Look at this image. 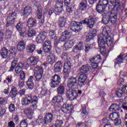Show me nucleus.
<instances>
[{
  "label": "nucleus",
  "mask_w": 127,
  "mask_h": 127,
  "mask_svg": "<svg viewBox=\"0 0 127 127\" xmlns=\"http://www.w3.org/2000/svg\"><path fill=\"white\" fill-rule=\"evenodd\" d=\"M99 59L101 60L102 58H101V56L100 55H97L96 57H94L89 59V61L91 63H94L95 62H97V61Z\"/></svg>",
  "instance_id": "a18cd8bd"
},
{
  "label": "nucleus",
  "mask_w": 127,
  "mask_h": 127,
  "mask_svg": "<svg viewBox=\"0 0 127 127\" xmlns=\"http://www.w3.org/2000/svg\"><path fill=\"white\" fill-rule=\"evenodd\" d=\"M43 49L45 53H49L52 49V46H43Z\"/></svg>",
  "instance_id": "864d4df0"
},
{
  "label": "nucleus",
  "mask_w": 127,
  "mask_h": 127,
  "mask_svg": "<svg viewBox=\"0 0 127 127\" xmlns=\"http://www.w3.org/2000/svg\"><path fill=\"white\" fill-rule=\"evenodd\" d=\"M124 92L121 88L118 89L116 91V96H117V97H118V98H122V97H123V96H124Z\"/></svg>",
  "instance_id": "3c124183"
},
{
  "label": "nucleus",
  "mask_w": 127,
  "mask_h": 127,
  "mask_svg": "<svg viewBox=\"0 0 127 127\" xmlns=\"http://www.w3.org/2000/svg\"><path fill=\"white\" fill-rule=\"evenodd\" d=\"M66 11L68 13H72L73 12V9H74V6L72 5L66 6Z\"/></svg>",
  "instance_id": "13d9d810"
},
{
  "label": "nucleus",
  "mask_w": 127,
  "mask_h": 127,
  "mask_svg": "<svg viewBox=\"0 0 127 127\" xmlns=\"http://www.w3.org/2000/svg\"><path fill=\"white\" fill-rule=\"evenodd\" d=\"M83 43H79L78 45L75 46V48L73 49V52L74 53H78V51H81V50H83Z\"/></svg>",
  "instance_id": "c9c22d12"
},
{
  "label": "nucleus",
  "mask_w": 127,
  "mask_h": 127,
  "mask_svg": "<svg viewBox=\"0 0 127 127\" xmlns=\"http://www.w3.org/2000/svg\"><path fill=\"white\" fill-rule=\"evenodd\" d=\"M93 37H94L90 33H88L85 35V41L86 42H89L93 39Z\"/></svg>",
  "instance_id": "603ef678"
},
{
  "label": "nucleus",
  "mask_w": 127,
  "mask_h": 127,
  "mask_svg": "<svg viewBox=\"0 0 127 127\" xmlns=\"http://www.w3.org/2000/svg\"><path fill=\"white\" fill-rule=\"evenodd\" d=\"M5 112H6V110H5V109L4 108H1L0 110V118H2L3 116H4V114H5Z\"/></svg>",
  "instance_id": "69168bd1"
},
{
  "label": "nucleus",
  "mask_w": 127,
  "mask_h": 127,
  "mask_svg": "<svg viewBox=\"0 0 127 127\" xmlns=\"http://www.w3.org/2000/svg\"><path fill=\"white\" fill-rule=\"evenodd\" d=\"M98 3L100 5H103L105 7H107L109 4V0H99Z\"/></svg>",
  "instance_id": "49530a36"
},
{
  "label": "nucleus",
  "mask_w": 127,
  "mask_h": 127,
  "mask_svg": "<svg viewBox=\"0 0 127 127\" xmlns=\"http://www.w3.org/2000/svg\"><path fill=\"white\" fill-rule=\"evenodd\" d=\"M47 34L44 31H41L36 38V41L38 43H42L45 40Z\"/></svg>",
  "instance_id": "9b49d317"
},
{
  "label": "nucleus",
  "mask_w": 127,
  "mask_h": 127,
  "mask_svg": "<svg viewBox=\"0 0 127 127\" xmlns=\"http://www.w3.org/2000/svg\"><path fill=\"white\" fill-rule=\"evenodd\" d=\"M63 67V63L62 62L59 61L57 62L54 65V71L56 73H58V72H61V70H62V67Z\"/></svg>",
  "instance_id": "6ab92c4d"
},
{
  "label": "nucleus",
  "mask_w": 127,
  "mask_h": 127,
  "mask_svg": "<svg viewBox=\"0 0 127 127\" xmlns=\"http://www.w3.org/2000/svg\"><path fill=\"white\" fill-rule=\"evenodd\" d=\"M20 34V39L24 41V40H26L27 39V33L25 31H21V32H19Z\"/></svg>",
  "instance_id": "58836bf2"
},
{
  "label": "nucleus",
  "mask_w": 127,
  "mask_h": 127,
  "mask_svg": "<svg viewBox=\"0 0 127 127\" xmlns=\"http://www.w3.org/2000/svg\"><path fill=\"white\" fill-rule=\"evenodd\" d=\"M117 19L118 15L117 14L106 12L103 14L102 23L103 24H108L109 22H111L113 24H115L117 22Z\"/></svg>",
  "instance_id": "7ed1b4c3"
},
{
  "label": "nucleus",
  "mask_w": 127,
  "mask_h": 127,
  "mask_svg": "<svg viewBox=\"0 0 127 127\" xmlns=\"http://www.w3.org/2000/svg\"><path fill=\"white\" fill-rule=\"evenodd\" d=\"M18 94V91H17V88L16 87H13L11 88L9 96L12 99H13V98H15L17 94Z\"/></svg>",
  "instance_id": "393cba45"
},
{
  "label": "nucleus",
  "mask_w": 127,
  "mask_h": 127,
  "mask_svg": "<svg viewBox=\"0 0 127 127\" xmlns=\"http://www.w3.org/2000/svg\"><path fill=\"white\" fill-rule=\"evenodd\" d=\"M72 67V64L71 62L67 61L64 63V71H70Z\"/></svg>",
  "instance_id": "72a5a7b5"
},
{
  "label": "nucleus",
  "mask_w": 127,
  "mask_h": 127,
  "mask_svg": "<svg viewBox=\"0 0 127 127\" xmlns=\"http://www.w3.org/2000/svg\"><path fill=\"white\" fill-rule=\"evenodd\" d=\"M57 93L58 95H60L61 96L64 95V93H65V84H64V83H61L58 86Z\"/></svg>",
  "instance_id": "a211bd4d"
},
{
  "label": "nucleus",
  "mask_w": 127,
  "mask_h": 127,
  "mask_svg": "<svg viewBox=\"0 0 127 127\" xmlns=\"http://www.w3.org/2000/svg\"><path fill=\"white\" fill-rule=\"evenodd\" d=\"M12 36V32L9 29H7L5 32V38L6 39H10Z\"/></svg>",
  "instance_id": "c03bdc74"
},
{
  "label": "nucleus",
  "mask_w": 127,
  "mask_h": 127,
  "mask_svg": "<svg viewBox=\"0 0 127 127\" xmlns=\"http://www.w3.org/2000/svg\"><path fill=\"white\" fill-rule=\"evenodd\" d=\"M16 18V14L15 12L11 13L9 14L7 17V23L6 24V27H9L11 26L12 24L14 23L15 19Z\"/></svg>",
  "instance_id": "1a4fd4ad"
},
{
  "label": "nucleus",
  "mask_w": 127,
  "mask_h": 127,
  "mask_svg": "<svg viewBox=\"0 0 127 127\" xmlns=\"http://www.w3.org/2000/svg\"><path fill=\"white\" fill-rule=\"evenodd\" d=\"M66 23V18L64 17H60L58 21L59 27H64Z\"/></svg>",
  "instance_id": "bb28decb"
},
{
  "label": "nucleus",
  "mask_w": 127,
  "mask_h": 127,
  "mask_svg": "<svg viewBox=\"0 0 127 127\" xmlns=\"http://www.w3.org/2000/svg\"><path fill=\"white\" fill-rule=\"evenodd\" d=\"M43 67L40 66H35L34 77L36 82H40L42 79V75H43Z\"/></svg>",
  "instance_id": "0eeeda50"
},
{
  "label": "nucleus",
  "mask_w": 127,
  "mask_h": 127,
  "mask_svg": "<svg viewBox=\"0 0 127 127\" xmlns=\"http://www.w3.org/2000/svg\"><path fill=\"white\" fill-rule=\"evenodd\" d=\"M38 103V97L31 94H28L25 95V97L22 98L21 104L22 106H30L31 108H34Z\"/></svg>",
  "instance_id": "f03ea898"
},
{
  "label": "nucleus",
  "mask_w": 127,
  "mask_h": 127,
  "mask_svg": "<svg viewBox=\"0 0 127 127\" xmlns=\"http://www.w3.org/2000/svg\"><path fill=\"white\" fill-rule=\"evenodd\" d=\"M32 11V8L29 5L26 6L23 10V16L27 17Z\"/></svg>",
  "instance_id": "4be33fe9"
},
{
  "label": "nucleus",
  "mask_w": 127,
  "mask_h": 127,
  "mask_svg": "<svg viewBox=\"0 0 127 127\" xmlns=\"http://www.w3.org/2000/svg\"><path fill=\"white\" fill-rule=\"evenodd\" d=\"M53 121V114L51 113H48L43 118V123L45 125H48Z\"/></svg>",
  "instance_id": "4468645a"
},
{
  "label": "nucleus",
  "mask_w": 127,
  "mask_h": 127,
  "mask_svg": "<svg viewBox=\"0 0 127 127\" xmlns=\"http://www.w3.org/2000/svg\"><path fill=\"white\" fill-rule=\"evenodd\" d=\"M77 86L80 87H84L85 85L88 84V76L84 73H79L78 78V81H77Z\"/></svg>",
  "instance_id": "39448f33"
},
{
  "label": "nucleus",
  "mask_w": 127,
  "mask_h": 127,
  "mask_svg": "<svg viewBox=\"0 0 127 127\" xmlns=\"http://www.w3.org/2000/svg\"><path fill=\"white\" fill-rule=\"evenodd\" d=\"M4 36V33L3 30H0V42L3 41V37Z\"/></svg>",
  "instance_id": "052dcab7"
},
{
  "label": "nucleus",
  "mask_w": 127,
  "mask_h": 127,
  "mask_svg": "<svg viewBox=\"0 0 127 127\" xmlns=\"http://www.w3.org/2000/svg\"><path fill=\"white\" fill-rule=\"evenodd\" d=\"M80 24H81V22H71L70 26V30L73 31V32L78 33V32H79V31H81V30H82V28H81V25H80Z\"/></svg>",
  "instance_id": "9d476101"
},
{
  "label": "nucleus",
  "mask_w": 127,
  "mask_h": 127,
  "mask_svg": "<svg viewBox=\"0 0 127 127\" xmlns=\"http://www.w3.org/2000/svg\"><path fill=\"white\" fill-rule=\"evenodd\" d=\"M106 7H105V6L100 4V3L98 2L96 5V9L97 12H99V13H102V12H104V11H105Z\"/></svg>",
  "instance_id": "c756f323"
},
{
  "label": "nucleus",
  "mask_w": 127,
  "mask_h": 127,
  "mask_svg": "<svg viewBox=\"0 0 127 127\" xmlns=\"http://www.w3.org/2000/svg\"><path fill=\"white\" fill-rule=\"evenodd\" d=\"M115 60V64L116 65L117 64H121V63L124 62V54H121Z\"/></svg>",
  "instance_id": "7c9ffc66"
},
{
  "label": "nucleus",
  "mask_w": 127,
  "mask_h": 127,
  "mask_svg": "<svg viewBox=\"0 0 127 127\" xmlns=\"http://www.w3.org/2000/svg\"><path fill=\"white\" fill-rule=\"evenodd\" d=\"M27 35H28V37H33V36H35V35H36V31H35V30L32 29H29L27 31Z\"/></svg>",
  "instance_id": "a19ab883"
},
{
  "label": "nucleus",
  "mask_w": 127,
  "mask_h": 127,
  "mask_svg": "<svg viewBox=\"0 0 127 127\" xmlns=\"http://www.w3.org/2000/svg\"><path fill=\"white\" fill-rule=\"evenodd\" d=\"M99 49L100 50V52L102 55H103V56H105V55H106L107 53V49H106V48H99Z\"/></svg>",
  "instance_id": "e2e57ef3"
},
{
  "label": "nucleus",
  "mask_w": 127,
  "mask_h": 127,
  "mask_svg": "<svg viewBox=\"0 0 127 127\" xmlns=\"http://www.w3.org/2000/svg\"><path fill=\"white\" fill-rule=\"evenodd\" d=\"M16 28L18 32L23 31V29H24V28L23 27V23H22V22H19L17 24Z\"/></svg>",
  "instance_id": "37998d69"
},
{
  "label": "nucleus",
  "mask_w": 127,
  "mask_h": 127,
  "mask_svg": "<svg viewBox=\"0 0 127 127\" xmlns=\"http://www.w3.org/2000/svg\"><path fill=\"white\" fill-rule=\"evenodd\" d=\"M17 62H18V59L17 58L14 59V60H13L11 62L10 69L9 70V72H11L15 69V67L16 66V65H17Z\"/></svg>",
  "instance_id": "2f4dec72"
},
{
  "label": "nucleus",
  "mask_w": 127,
  "mask_h": 127,
  "mask_svg": "<svg viewBox=\"0 0 127 127\" xmlns=\"http://www.w3.org/2000/svg\"><path fill=\"white\" fill-rule=\"evenodd\" d=\"M88 112L86 111V108H83L81 112V116L82 118H84V119H86V118H87V116H88Z\"/></svg>",
  "instance_id": "4d7b16f0"
},
{
  "label": "nucleus",
  "mask_w": 127,
  "mask_h": 127,
  "mask_svg": "<svg viewBox=\"0 0 127 127\" xmlns=\"http://www.w3.org/2000/svg\"><path fill=\"white\" fill-rule=\"evenodd\" d=\"M73 45H74V43L72 41H67L64 44V46L66 49L72 48Z\"/></svg>",
  "instance_id": "79ce46f5"
},
{
  "label": "nucleus",
  "mask_w": 127,
  "mask_h": 127,
  "mask_svg": "<svg viewBox=\"0 0 127 127\" xmlns=\"http://www.w3.org/2000/svg\"><path fill=\"white\" fill-rule=\"evenodd\" d=\"M110 2L114 6V8L118 10L121 8V3L118 0H110Z\"/></svg>",
  "instance_id": "c85d7f7f"
},
{
  "label": "nucleus",
  "mask_w": 127,
  "mask_h": 127,
  "mask_svg": "<svg viewBox=\"0 0 127 127\" xmlns=\"http://www.w3.org/2000/svg\"><path fill=\"white\" fill-rule=\"evenodd\" d=\"M63 102V98L61 96L54 97L52 99V102L55 103H62Z\"/></svg>",
  "instance_id": "ea45409f"
},
{
  "label": "nucleus",
  "mask_w": 127,
  "mask_h": 127,
  "mask_svg": "<svg viewBox=\"0 0 127 127\" xmlns=\"http://www.w3.org/2000/svg\"><path fill=\"white\" fill-rule=\"evenodd\" d=\"M34 80V76H30L29 78L27 81V85L30 90H32L34 87V83H33V80Z\"/></svg>",
  "instance_id": "412c9836"
},
{
  "label": "nucleus",
  "mask_w": 127,
  "mask_h": 127,
  "mask_svg": "<svg viewBox=\"0 0 127 127\" xmlns=\"http://www.w3.org/2000/svg\"><path fill=\"white\" fill-rule=\"evenodd\" d=\"M63 125V121L62 120H57L55 122V127H61Z\"/></svg>",
  "instance_id": "5fc2aeb1"
},
{
  "label": "nucleus",
  "mask_w": 127,
  "mask_h": 127,
  "mask_svg": "<svg viewBox=\"0 0 127 127\" xmlns=\"http://www.w3.org/2000/svg\"><path fill=\"white\" fill-rule=\"evenodd\" d=\"M8 127H15V124L13 121H10L8 123Z\"/></svg>",
  "instance_id": "774afa93"
},
{
  "label": "nucleus",
  "mask_w": 127,
  "mask_h": 127,
  "mask_svg": "<svg viewBox=\"0 0 127 127\" xmlns=\"http://www.w3.org/2000/svg\"><path fill=\"white\" fill-rule=\"evenodd\" d=\"M73 105L72 104H64L61 108V111L65 114H68L73 111Z\"/></svg>",
  "instance_id": "ddd939ff"
},
{
  "label": "nucleus",
  "mask_w": 127,
  "mask_h": 127,
  "mask_svg": "<svg viewBox=\"0 0 127 127\" xmlns=\"http://www.w3.org/2000/svg\"><path fill=\"white\" fill-rule=\"evenodd\" d=\"M39 61V58L38 57H31L28 59L27 64L29 66H35Z\"/></svg>",
  "instance_id": "f8f14e48"
},
{
  "label": "nucleus",
  "mask_w": 127,
  "mask_h": 127,
  "mask_svg": "<svg viewBox=\"0 0 127 127\" xmlns=\"http://www.w3.org/2000/svg\"><path fill=\"white\" fill-rule=\"evenodd\" d=\"M26 43H25L24 41H20L17 45V49L19 52H23L24 49H25V46Z\"/></svg>",
  "instance_id": "aec40b11"
},
{
  "label": "nucleus",
  "mask_w": 127,
  "mask_h": 127,
  "mask_svg": "<svg viewBox=\"0 0 127 127\" xmlns=\"http://www.w3.org/2000/svg\"><path fill=\"white\" fill-rule=\"evenodd\" d=\"M120 118V113L119 112H114L109 115V119L111 121H116Z\"/></svg>",
  "instance_id": "b1692460"
},
{
  "label": "nucleus",
  "mask_w": 127,
  "mask_h": 127,
  "mask_svg": "<svg viewBox=\"0 0 127 127\" xmlns=\"http://www.w3.org/2000/svg\"><path fill=\"white\" fill-rule=\"evenodd\" d=\"M55 11L58 14H60L63 11V8L62 7H55Z\"/></svg>",
  "instance_id": "680f3d73"
},
{
  "label": "nucleus",
  "mask_w": 127,
  "mask_h": 127,
  "mask_svg": "<svg viewBox=\"0 0 127 127\" xmlns=\"http://www.w3.org/2000/svg\"><path fill=\"white\" fill-rule=\"evenodd\" d=\"M109 110L111 112H114V111L115 112H117V111H120V110H121L120 104L116 103L112 104L109 108Z\"/></svg>",
  "instance_id": "a878e982"
},
{
  "label": "nucleus",
  "mask_w": 127,
  "mask_h": 127,
  "mask_svg": "<svg viewBox=\"0 0 127 127\" xmlns=\"http://www.w3.org/2000/svg\"><path fill=\"white\" fill-rule=\"evenodd\" d=\"M24 115L27 117H32L33 116V111L31 109V107L25 109L24 110Z\"/></svg>",
  "instance_id": "473e14b6"
},
{
  "label": "nucleus",
  "mask_w": 127,
  "mask_h": 127,
  "mask_svg": "<svg viewBox=\"0 0 127 127\" xmlns=\"http://www.w3.org/2000/svg\"><path fill=\"white\" fill-rule=\"evenodd\" d=\"M93 37H95L97 35V30L96 29H92L89 33Z\"/></svg>",
  "instance_id": "0e129e2a"
},
{
  "label": "nucleus",
  "mask_w": 127,
  "mask_h": 127,
  "mask_svg": "<svg viewBox=\"0 0 127 127\" xmlns=\"http://www.w3.org/2000/svg\"><path fill=\"white\" fill-rule=\"evenodd\" d=\"M79 7L81 8V10H84V9H86V8H87V7H88V1H87L86 0H82V2L80 3Z\"/></svg>",
  "instance_id": "4c0bfd02"
},
{
  "label": "nucleus",
  "mask_w": 127,
  "mask_h": 127,
  "mask_svg": "<svg viewBox=\"0 0 127 127\" xmlns=\"http://www.w3.org/2000/svg\"><path fill=\"white\" fill-rule=\"evenodd\" d=\"M91 70V66L89 64L83 65L80 68V72L82 74H87Z\"/></svg>",
  "instance_id": "5701e85b"
},
{
  "label": "nucleus",
  "mask_w": 127,
  "mask_h": 127,
  "mask_svg": "<svg viewBox=\"0 0 127 127\" xmlns=\"http://www.w3.org/2000/svg\"><path fill=\"white\" fill-rule=\"evenodd\" d=\"M80 23L81 24H86L87 27L91 29L93 28L94 24H95V19L89 16L88 18H86L84 20L81 21Z\"/></svg>",
  "instance_id": "6e6552de"
},
{
  "label": "nucleus",
  "mask_w": 127,
  "mask_h": 127,
  "mask_svg": "<svg viewBox=\"0 0 127 127\" xmlns=\"http://www.w3.org/2000/svg\"><path fill=\"white\" fill-rule=\"evenodd\" d=\"M98 43L99 48H105L106 45L111 46L113 44V41L111 37L104 38L103 36H99L98 38Z\"/></svg>",
  "instance_id": "20e7f679"
},
{
  "label": "nucleus",
  "mask_w": 127,
  "mask_h": 127,
  "mask_svg": "<svg viewBox=\"0 0 127 127\" xmlns=\"http://www.w3.org/2000/svg\"><path fill=\"white\" fill-rule=\"evenodd\" d=\"M28 126V124L26 120H23L20 123V127H27Z\"/></svg>",
  "instance_id": "6e6d98bb"
},
{
  "label": "nucleus",
  "mask_w": 127,
  "mask_h": 127,
  "mask_svg": "<svg viewBox=\"0 0 127 127\" xmlns=\"http://www.w3.org/2000/svg\"><path fill=\"white\" fill-rule=\"evenodd\" d=\"M61 77L58 74H55L51 79V88H57L61 84Z\"/></svg>",
  "instance_id": "423d86ee"
},
{
  "label": "nucleus",
  "mask_w": 127,
  "mask_h": 127,
  "mask_svg": "<svg viewBox=\"0 0 127 127\" xmlns=\"http://www.w3.org/2000/svg\"><path fill=\"white\" fill-rule=\"evenodd\" d=\"M55 7L63 8V0H58L56 3Z\"/></svg>",
  "instance_id": "8fccbe9b"
},
{
  "label": "nucleus",
  "mask_w": 127,
  "mask_h": 127,
  "mask_svg": "<svg viewBox=\"0 0 127 127\" xmlns=\"http://www.w3.org/2000/svg\"><path fill=\"white\" fill-rule=\"evenodd\" d=\"M35 49H36V46L34 44H30L27 46L26 51L28 53H33Z\"/></svg>",
  "instance_id": "cd10ccee"
},
{
  "label": "nucleus",
  "mask_w": 127,
  "mask_h": 127,
  "mask_svg": "<svg viewBox=\"0 0 127 127\" xmlns=\"http://www.w3.org/2000/svg\"><path fill=\"white\" fill-rule=\"evenodd\" d=\"M47 61H48V63H49L51 65H53L54 63V56L53 53H50V55L47 56Z\"/></svg>",
  "instance_id": "f704fd0d"
},
{
  "label": "nucleus",
  "mask_w": 127,
  "mask_h": 127,
  "mask_svg": "<svg viewBox=\"0 0 127 127\" xmlns=\"http://www.w3.org/2000/svg\"><path fill=\"white\" fill-rule=\"evenodd\" d=\"M43 123V118H42V116H39L38 119L36 121V125H38V126H41Z\"/></svg>",
  "instance_id": "09e8293b"
},
{
  "label": "nucleus",
  "mask_w": 127,
  "mask_h": 127,
  "mask_svg": "<svg viewBox=\"0 0 127 127\" xmlns=\"http://www.w3.org/2000/svg\"><path fill=\"white\" fill-rule=\"evenodd\" d=\"M8 109L10 113H12L13 112H14V111H15V106H14V104H10L9 105Z\"/></svg>",
  "instance_id": "bf43d9fd"
},
{
  "label": "nucleus",
  "mask_w": 127,
  "mask_h": 127,
  "mask_svg": "<svg viewBox=\"0 0 127 127\" xmlns=\"http://www.w3.org/2000/svg\"><path fill=\"white\" fill-rule=\"evenodd\" d=\"M27 27L30 28V27L34 28L37 26V23L36 22V19L34 18L30 17L27 21Z\"/></svg>",
  "instance_id": "2eb2a0df"
},
{
  "label": "nucleus",
  "mask_w": 127,
  "mask_h": 127,
  "mask_svg": "<svg viewBox=\"0 0 127 127\" xmlns=\"http://www.w3.org/2000/svg\"><path fill=\"white\" fill-rule=\"evenodd\" d=\"M70 38V32L69 31H65L63 32L62 35L61 36L60 38V41L61 42H63V41H66L67 39H69Z\"/></svg>",
  "instance_id": "dca6fc26"
},
{
  "label": "nucleus",
  "mask_w": 127,
  "mask_h": 127,
  "mask_svg": "<svg viewBox=\"0 0 127 127\" xmlns=\"http://www.w3.org/2000/svg\"><path fill=\"white\" fill-rule=\"evenodd\" d=\"M7 53H8V52L7 51V49L5 47H3L1 49V51L0 52L1 56H2V58H7Z\"/></svg>",
  "instance_id": "e433bc0d"
},
{
  "label": "nucleus",
  "mask_w": 127,
  "mask_h": 127,
  "mask_svg": "<svg viewBox=\"0 0 127 127\" xmlns=\"http://www.w3.org/2000/svg\"><path fill=\"white\" fill-rule=\"evenodd\" d=\"M35 1V5L37 6V10L36 13L37 14V17L39 19H41L42 17V7L40 5H38L37 6V1Z\"/></svg>",
  "instance_id": "f3484780"
},
{
  "label": "nucleus",
  "mask_w": 127,
  "mask_h": 127,
  "mask_svg": "<svg viewBox=\"0 0 127 127\" xmlns=\"http://www.w3.org/2000/svg\"><path fill=\"white\" fill-rule=\"evenodd\" d=\"M67 87L69 88L66 91V95L68 96L69 100L73 101L78 97V93L77 90L78 89V82H77V77H70L67 80Z\"/></svg>",
  "instance_id": "f257e3e1"
},
{
  "label": "nucleus",
  "mask_w": 127,
  "mask_h": 127,
  "mask_svg": "<svg viewBox=\"0 0 127 127\" xmlns=\"http://www.w3.org/2000/svg\"><path fill=\"white\" fill-rule=\"evenodd\" d=\"M69 77V70L65 71L64 69V79H67Z\"/></svg>",
  "instance_id": "338daca9"
},
{
  "label": "nucleus",
  "mask_w": 127,
  "mask_h": 127,
  "mask_svg": "<svg viewBox=\"0 0 127 127\" xmlns=\"http://www.w3.org/2000/svg\"><path fill=\"white\" fill-rule=\"evenodd\" d=\"M9 52L11 53V54L14 55V56H16V54H17V51L16 49L14 47H11L9 50Z\"/></svg>",
  "instance_id": "de8ad7c7"
}]
</instances>
